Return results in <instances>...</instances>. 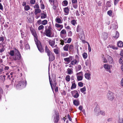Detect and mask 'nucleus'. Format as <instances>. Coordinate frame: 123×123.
<instances>
[{"instance_id": "nucleus-31", "label": "nucleus", "mask_w": 123, "mask_h": 123, "mask_svg": "<svg viewBox=\"0 0 123 123\" xmlns=\"http://www.w3.org/2000/svg\"><path fill=\"white\" fill-rule=\"evenodd\" d=\"M20 31L21 32V35L22 38H23L24 37H25V32H24L22 30H20Z\"/></svg>"}, {"instance_id": "nucleus-17", "label": "nucleus", "mask_w": 123, "mask_h": 123, "mask_svg": "<svg viewBox=\"0 0 123 123\" xmlns=\"http://www.w3.org/2000/svg\"><path fill=\"white\" fill-rule=\"evenodd\" d=\"M73 104L77 106L80 104L79 101L78 100H75L73 101Z\"/></svg>"}, {"instance_id": "nucleus-52", "label": "nucleus", "mask_w": 123, "mask_h": 123, "mask_svg": "<svg viewBox=\"0 0 123 123\" xmlns=\"http://www.w3.org/2000/svg\"><path fill=\"white\" fill-rule=\"evenodd\" d=\"M73 7L75 8H77V3L72 4Z\"/></svg>"}, {"instance_id": "nucleus-34", "label": "nucleus", "mask_w": 123, "mask_h": 123, "mask_svg": "<svg viewBox=\"0 0 123 123\" xmlns=\"http://www.w3.org/2000/svg\"><path fill=\"white\" fill-rule=\"evenodd\" d=\"M76 85L75 83L72 84V86L71 87V90L73 89V88H75L76 87Z\"/></svg>"}, {"instance_id": "nucleus-58", "label": "nucleus", "mask_w": 123, "mask_h": 123, "mask_svg": "<svg viewBox=\"0 0 123 123\" xmlns=\"http://www.w3.org/2000/svg\"><path fill=\"white\" fill-rule=\"evenodd\" d=\"M72 32L71 31H70L68 32V35L69 36H71L72 35Z\"/></svg>"}, {"instance_id": "nucleus-54", "label": "nucleus", "mask_w": 123, "mask_h": 123, "mask_svg": "<svg viewBox=\"0 0 123 123\" xmlns=\"http://www.w3.org/2000/svg\"><path fill=\"white\" fill-rule=\"evenodd\" d=\"M44 28V26L43 25L40 26L38 27V30H42Z\"/></svg>"}, {"instance_id": "nucleus-39", "label": "nucleus", "mask_w": 123, "mask_h": 123, "mask_svg": "<svg viewBox=\"0 0 123 123\" xmlns=\"http://www.w3.org/2000/svg\"><path fill=\"white\" fill-rule=\"evenodd\" d=\"M94 111L95 112H96L97 113V112H99V110L98 106H96V107Z\"/></svg>"}, {"instance_id": "nucleus-62", "label": "nucleus", "mask_w": 123, "mask_h": 123, "mask_svg": "<svg viewBox=\"0 0 123 123\" xmlns=\"http://www.w3.org/2000/svg\"><path fill=\"white\" fill-rule=\"evenodd\" d=\"M54 51L56 54H58V50L57 49H55L54 50Z\"/></svg>"}, {"instance_id": "nucleus-47", "label": "nucleus", "mask_w": 123, "mask_h": 123, "mask_svg": "<svg viewBox=\"0 0 123 123\" xmlns=\"http://www.w3.org/2000/svg\"><path fill=\"white\" fill-rule=\"evenodd\" d=\"M63 3L64 5H63V6H66L68 4V2L67 0H65L63 1L62 3Z\"/></svg>"}, {"instance_id": "nucleus-15", "label": "nucleus", "mask_w": 123, "mask_h": 123, "mask_svg": "<svg viewBox=\"0 0 123 123\" xmlns=\"http://www.w3.org/2000/svg\"><path fill=\"white\" fill-rule=\"evenodd\" d=\"M33 35L34 37V40L35 42L36 43H37V42H40L37 39V35L35 33H33Z\"/></svg>"}, {"instance_id": "nucleus-4", "label": "nucleus", "mask_w": 123, "mask_h": 123, "mask_svg": "<svg viewBox=\"0 0 123 123\" xmlns=\"http://www.w3.org/2000/svg\"><path fill=\"white\" fill-rule=\"evenodd\" d=\"M36 44L40 52L41 53L43 52L44 51V49L42 48V46L40 42H38L37 43H36Z\"/></svg>"}, {"instance_id": "nucleus-23", "label": "nucleus", "mask_w": 123, "mask_h": 123, "mask_svg": "<svg viewBox=\"0 0 123 123\" xmlns=\"http://www.w3.org/2000/svg\"><path fill=\"white\" fill-rule=\"evenodd\" d=\"M55 26L57 28H60V30L62 29L63 28L62 25H61L57 23L55 24Z\"/></svg>"}, {"instance_id": "nucleus-19", "label": "nucleus", "mask_w": 123, "mask_h": 123, "mask_svg": "<svg viewBox=\"0 0 123 123\" xmlns=\"http://www.w3.org/2000/svg\"><path fill=\"white\" fill-rule=\"evenodd\" d=\"M41 12V10L39 8L35 9L34 10V13L36 15L38 13H40Z\"/></svg>"}, {"instance_id": "nucleus-5", "label": "nucleus", "mask_w": 123, "mask_h": 123, "mask_svg": "<svg viewBox=\"0 0 123 123\" xmlns=\"http://www.w3.org/2000/svg\"><path fill=\"white\" fill-rule=\"evenodd\" d=\"M52 33L51 30L45 29V31L44 33L46 36L49 37H52L51 36Z\"/></svg>"}, {"instance_id": "nucleus-18", "label": "nucleus", "mask_w": 123, "mask_h": 123, "mask_svg": "<svg viewBox=\"0 0 123 123\" xmlns=\"http://www.w3.org/2000/svg\"><path fill=\"white\" fill-rule=\"evenodd\" d=\"M64 11L66 13L65 14V15H67L69 13V9L68 8V7H65L64 8Z\"/></svg>"}, {"instance_id": "nucleus-53", "label": "nucleus", "mask_w": 123, "mask_h": 123, "mask_svg": "<svg viewBox=\"0 0 123 123\" xmlns=\"http://www.w3.org/2000/svg\"><path fill=\"white\" fill-rule=\"evenodd\" d=\"M77 92V91L76 90H74L72 91L71 93L72 94V96H74V95Z\"/></svg>"}, {"instance_id": "nucleus-16", "label": "nucleus", "mask_w": 123, "mask_h": 123, "mask_svg": "<svg viewBox=\"0 0 123 123\" xmlns=\"http://www.w3.org/2000/svg\"><path fill=\"white\" fill-rule=\"evenodd\" d=\"M108 57V60L110 64L112 63L113 62V60L112 57L111 56L108 55L107 56Z\"/></svg>"}, {"instance_id": "nucleus-46", "label": "nucleus", "mask_w": 123, "mask_h": 123, "mask_svg": "<svg viewBox=\"0 0 123 123\" xmlns=\"http://www.w3.org/2000/svg\"><path fill=\"white\" fill-rule=\"evenodd\" d=\"M24 9L25 10L28 11L30 9V7L28 5L25 6Z\"/></svg>"}, {"instance_id": "nucleus-63", "label": "nucleus", "mask_w": 123, "mask_h": 123, "mask_svg": "<svg viewBox=\"0 0 123 123\" xmlns=\"http://www.w3.org/2000/svg\"><path fill=\"white\" fill-rule=\"evenodd\" d=\"M119 33L118 32H117L116 33V35L115 36V38H117L119 37Z\"/></svg>"}, {"instance_id": "nucleus-6", "label": "nucleus", "mask_w": 123, "mask_h": 123, "mask_svg": "<svg viewBox=\"0 0 123 123\" xmlns=\"http://www.w3.org/2000/svg\"><path fill=\"white\" fill-rule=\"evenodd\" d=\"M107 97L108 99L112 101L113 99V95L112 92H109L107 94Z\"/></svg>"}, {"instance_id": "nucleus-56", "label": "nucleus", "mask_w": 123, "mask_h": 123, "mask_svg": "<svg viewBox=\"0 0 123 123\" xmlns=\"http://www.w3.org/2000/svg\"><path fill=\"white\" fill-rule=\"evenodd\" d=\"M106 6L108 7H110L111 6V5L110 2L108 1L106 3Z\"/></svg>"}, {"instance_id": "nucleus-25", "label": "nucleus", "mask_w": 123, "mask_h": 123, "mask_svg": "<svg viewBox=\"0 0 123 123\" xmlns=\"http://www.w3.org/2000/svg\"><path fill=\"white\" fill-rule=\"evenodd\" d=\"M90 74L87 73L85 74V76L86 79L88 80H89L90 79Z\"/></svg>"}, {"instance_id": "nucleus-28", "label": "nucleus", "mask_w": 123, "mask_h": 123, "mask_svg": "<svg viewBox=\"0 0 123 123\" xmlns=\"http://www.w3.org/2000/svg\"><path fill=\"white\" fill-rule=\"evenodd\" d=\"M74 45L73 44H71L69 47V51H72L73 50L74 48Z\"/></svg>"}, {"instance_id": "nucleus-57", "label": "nucleus", "mask_w": 123, "mask_h": 123, "mask_svg": "<svg viewBox=\"0 0 123 123\" xmlns=\"http://www.w3.org/2000/svg\"><path fill=\"white\" fill-rule=\"evenodd\" d=\"M100 113L103 116L105 115V112L103 111H100Z\"/></svg>"}, {"instance_id": "nucleus-43", "label": "nucleus", "mask_w": 123, "mask_h": 123, "mask_svg": "<svg viewBox=\"0 0 123 123\" xmlns=\"http://www.w3.org/2000/svg\"><path fill=\"white\" fill-rule=\"evenodd\" d=\"M118 121L119 123H123V119L119 117V120Z\"/></svg>"}, {"instance_id": "nucleus-7", "label": "nucleus", "mask_w": 123, "mask_h": 123, "mask_svg": "<svg viewBox=\"0 0 123 123\" xmlns=\"http://www.w3.org/2000/svg\"><path fill=\"white\" fill-rule=\"evenodd\" d=\"M117 23L115 22H113L111 23L110 29H116L117 28Z\"/></svg>"}, {"instance_id": "nucleus-32", "label": "nucleus", "mask_w": 123, "mask_h": 123, "mask_svg": "<svg viewBox=\"0 0 123 123\" xmlns=\"http://www.w3.org/2000/svg\"><path fill=\"white\" fill-rule=\"evenodd\" d=\"M65 79L66 81L69 82L70 79V77L69 75H68L65 78Z\"/></svg>"}, {"instance_id": "nucleus-2", "label": "nucleus", "mask_w": 123, "mask_h": 123, "mask_svg": "<svg viewBox=\"0 0 123 123\" xmlns=\"http://www.w3.org/2000/svg\"><path fill=\"white\" fill-rule=\"evenodd\" d=\"M15 54L14 55L13 59L15 61L20 60L21 56L20 52L18 50H16Z\"/></svg>"}, {"instance_id": "nucleus-50", "label": "nucleus", "mask_w": 123, "mask_h": 123, "mask_svg": "<svg viewBox=\"0 0 123 123\" xmlns=\"http://www.w3.org/2000/svg\"><path fill=\"white\" fill-rule=\"evenodd\" d=\"M112 11L111 10H110L107 12L108 14L110 16H111L112 15Z\"/></svg>"}, {"instance_id": "nucleus-38", "label": "nucleus", "mask_w": 123, "mask_h": 123, "mask_svg": "<svg viewBox=\"0 0 123 123\" xmlns=\"http://www.w3.org/2000/svg\"><path fill=\"white\" fill-rule=\"evenodd\" d=\"M119 62L120 64H123V57H121L120 58Z\"/></svg>"}, {"instance_id": "nucleus-24", "label": "nucleus", "mask_w": 123, "mask_h": 123, "mask_svg": "<svg viewBox=\"0 0 123 123\" xmlns=\"http://www.w3.org/2000/svg\"><path fill=\"white\" fill-rule=\"evenodd\" d=\"M117 45L119 47H122L123 46V43L122 41H119L117 43Z\"/></svg>"}, {"instance_id": "nucleus-20", "label": "nucleus", "mask_w": 123, "mask_h": 123, "mask_svg": "<svg viewBox=\"0 0 123 123\" xmlns=\"http://www.w3.org/2000/svg\"><path fill=\"white\" fill-rule=\"evenodd\" d=\"M76 31L77 32H80L82 31V30L81 27L79 25H78L77 26Z\"/></svg>"}, {"instance_id": "nucleus-45", "label": "nucleus", "mask_w": 123, "mask_h": 123, "mask_svg": "<svg viewBox=\"0 0 123 123\" xmlns=\"http://www.w3.org/2000/svg\"><path fill=\"white\" fill-rule=\"evenodd\" d=\"M80 91L81 92L83 93L84 91H86V87L85 86H84L83 88L80 89Z\"/></svg>"}, {"instance_id": "nucleus-44", "label": "nucleus", "mask_w": 123, "mask_h": 123, "mask_svg": "<svg viewBox=\"0 0 123 123\" xmlns=\"http://www.w3.org/2000/svg\"><path fill=\"white\" fill-rule=\"evenodd\" d=\"M76 75L77 76H83V73L82 72H80L76 74Z\"/></svg>"}, {"instance_id": "nucleus-42", "label": "nucleus", "mask_w": 123, "mask_h": 123, "mask_svg": "<svg viewBox=\"0 0 123 123\" xmlns=\"http://www.w3.org/2000/svg\"><path fill=\"white\" fill-rule=\"evenodd\" d=\"M79 96V94L78 92H77L73 96V97L75 98H78Z\"/></svg>"}, {"instance_id": "nucleus-48", "label": "nucleus", "mask_w": 123, "mask_h": 123, "mask_svg": "<svg viewBox=\"0 0 123 123\" xmlns=\"http://www.w3.org/2000/svg\"><path fill=\"white\" fill-rule=\"evenodd\" d=\"M41 8L42 9H44L45 8V6L43 4V2H42L40 5Z\"/></svg>"}, {"instance_id": "nucleus-3", "label": "nucleus", "mask_w": 123, "mask_h": 123, "mask_svg": "<svg viewBox=\"0 0 123 123\" xmlns=\"http://www.w3.org/2000/svg\"><path fill=\"white\" fill-rule=\"evenodd\" d=\"M75 59L71 61L70 64L72 65H75L79 62V58L78 55H76L75 57Z\"/></svg>"}, {"instance_id": "nucleus-8", "label": "nucleus", "mask_w": 123, "mask_h": 123, "mask_svg": "<svg viewBox=\"0 0 123 123\" xmlns=\"http://www.w3.org/2000/svg\"><path fill=\"white\" fill-rule=\"evenodd\" d=\"M47 55L49 57V61H53L55 59L54 55L52 52L48 55Z\"/></svg>"}, {"instance_id": "nucleus-27", "label": "nucleus", "mask_w": 123, "mask_h": 123, "mask_svg": "<svg viewBox=\"0 0 123 123\" xmlns=\"http://www.w3.org/2000/svg\"><path fill=\"white\" fill-rule=\"evenodd\" d=\"M72 69L68 68L67 69V73L68 74H70L73 73Z\"/></svg>"}, {"instance_id": "nucleus-30", "label": "nucleus", "mask_w": 123, "mask_h": 123, "mask_svg": "<svg viewBox=\"0 0 123 123\" xmlns=\"http://www.w3.org/2000/svg\"><path fill=\"white\" fill-rule=\"evenodd\" d=\"M77 76V80L78 81L81 80L83 79V76Z\"/></svg>"}, {"instance_id": "nucleus-13", "label": "nucleus", "mask_w": 123, "mask_h": 123, "mask_svg": "<svg viewBox=\"0 0 123 123\" xmlns=\"http://www.w3.org/2000/svg\"><path fill=\"white\" fill-rule=\"evenodd\" d=\"M49 44L52 47L54 45L55 43V41L53 40H49Z\"/></svg>"}, {"instance_id": "nucleus-26", "label": "nucleus", "mask_w": 123, "mask_h": 123, "mask_svg": "<svg viewBox=\"0 0 123 123\" xmlns=\"http://www.w3.org/2000/svg\"><path fill=\"white\" fill-rule=\"evenodd\" d=\"M104 66V68L107 70H109L110 69V66L106 64H105Z\"/></svg>"}, {"instance_id": "nucleus-60", "label": "nucleus", "mask_w": 123, "mask_h": 123, "mask_svg": "<svg viewBox=\"0 0 123 123\" xmlns=\"http://www.w3.org/2000/svg\"><path fill=\"white\" fill-rule=\"evenodd\" d=\"M71 38H68V40L67 41V43H69L71 42Z\"/></svg>"}, {"instance_id": "nucleus-21", "label": "nucleus", "mask_w": 123, "mask_h": 123, "mask_svg": "<svg viewBox=\"0 0 123 123\" xmlns=\"http://www.w3.org/2000/svg\"><path fill=\"white\" fill-rule=\"evenodd\" d=\"M102 37L104 40H106L108 37L107 34L106 33L104 32L103 33Z\"/></svg>"}, {"instance_id": "nucleus-35", "label": "nucleus", "mask_w": 123, "mask_h": 123, "mask_svg": "<svg viewBox=\"0 0 123 123\" xmlns=\"http://www.w3.org/2000/svg\"><path fill=\"white\" fill-rule=\"evenodd\" d=\"M49 81L50 82V84L51 85V87L52 89H53V87H52V83L51 82L52 81L50 80V76L49 73Z\"/></svg>"}, {"instance_id": "nucleus-41", "label": "nucleus", "mask_w": 123, "mask_h": 123, "mask_svg": "<svg viewBox=\"0 0 123 123\" xmlns=\"http://www.w3.org/2000/svg\"><path fill=\"white\" fill-rule=\"evenodd\" d=\"M60 33L62 34H67L66 31V30L65 29H63L61 31Z\"/></svg>"}, {"instance_id": "nucleus-1", "label": "nucleus", "mask_w": 123, "mask_h": 123, "mask_svg": "<svg viewBox=\"0 0 123 123\" xmlns=\"http://www.w3.org/2000/svg\"><path fill=\"white\" fill-rule=\"evenodd\" d=\"M26 85V82L24 81H20L16 85V88L17 89H22L25 87Z\"/></svg>"}, {"instance_id": "nucleus-14", "label": "nucleus", "mask_w": 123, "mask_h": 123, "mask_svg": "<svg viewBox=\"0 0 123 123\" xmlns=\"http://www.w3.org/2000/svg\"><path fill=\"white\" fill-rule=\"evenodd\" d=\"M45 50L46 53H47V55L52 53V52L49 50V49L48 48L47 46H46L45 47Z\"/></svg>"}, {"instance_id": "nucleus-55", "label": "nucleus", "mask_w": 123, "mask_h": 123, "mask_svg": "<svg viewBox=\"0 0 123 123\" xmlns=\"http://www.w3.org/2000/svg\"><path fill=\"white\" fill-rule=\"evenodd\" d=\"M78 85L80 87H82L83 85V84L81 82H80L78 83Z\"/></svg>"}, {"instance_id": "nucleus-61", "label": "nucleus", "mask_w": 123, "mask_h": 123, "mask_svg": "<svg viewBox=\"0 0 123 123\" xmlns=\"http://www.w3.org/2000/svg\"><path fill=\"white\" fill-rule=\"evenodd\" d=\"M25 48L27 49H30V46L28 44H26Z\"/></svg>"}, {"instance_id": "nucleus-11", "label": "nucleus", "mask_w": 123, "mask_h": 123, "mask_svg": "<svg viewBox=\"0 0 123 123\" xmlns=\"http://www.w3.org/2000/svg\"><path fill=\"white\" fill-rule=\"evenodd\" d=\"M72 56H69V57L64 58V59L65 61L67 62V64H68L72 60Z\"/></svg>"}, {"instance_id": "nucleus-36", "label": "nucleus", "mask_w": 123, "mask_h": 123, "mask_svg": "<svg viewBox=\"0 0 123 123\" xmlns=\"http://www.w3.org/2000/svg\"><path fill=\"white\" fill-rule=\"evenodd\" d=\"M48 21L47 20H44L42 22V24L44 25H46Z\"/></svg>"}, {"instance_id": "nucleus-22", "label": "nucleus", "mask_w": 123, "mask_h": 123, "mask_svg": "<svg viewBox=\"0 0 123 123\" xmlns=\"http://www.w3.org/2000/svg\"><path fill=\"white\" fill-rule=\"evenodd\" d=\"M69 46V44H67L63 47V50L65 51H68V48Z\"/></svg>"}, {"instance_id": "nucleus-9", "label": "nucleus", "mask_w": 123, "mask_h": 123, "mask_svg": "<svg viewBox=\"0 0 123 123\" xmlns=\"http://www.w3.org/2000/svg\"><path fill=\"white\" fill-rule=\"evenodd\" d=\"M56 116L54 117V122L55 123H57L59 120L60 118L59 117V115L58 113H56Z\"/></svg>"}, {"instance_id": "nucleus-51", "label": "nucleus", "mask_w": 123, "mask_h": 123, "mask_svg": "<svg viewBox=\"0 0 123 123\" xmlns=\"http://www.w3.org/2000/svg\"><path fill=\"white\" fill-rule=\"evenodd\" d=\"M5 48L3 47L2 48H0V53H2L5 50Z\"/></svg>"}, {"instance_id": "nucleus-64", "label": "nucleus", "mask_w": 123, "mask_h": 123, "mask_svg": "<svg viewBox=\"0 0 123 123\" xmlns=\"http://www.w3.org/2000/svg\"><path fill=\"white\" fill-rule=\"evenodd\" d=\"M60 41H61V43L60 44L62 45H63L64 44V41L62 40H60Z\"/></svg>"}, {"instance_id": "nucleus-33", "label": "nucleus", "mask_w": 123, "mask_h": 123, "mask_svg": "<svg viewBox=\"0 0 123 123\" xmlns=\"http://www.w3.org/2000/svg\"><path fill=\"white\" fill-rule=\"evenodd\" d=\"M55 21L56 22L59 23H62V21L60 18H56L55 19Z\"/></svg>"}, {"instance_id": "nucleus-12", "label": "nucleus", "mask_w": 123, "mask_h": 123, "mask_svg": "<svg viewBox=\"0 0 123 123\" xmlns=\"http://www.w3.org/2000/svg\"><path fill=\"white\" fill-rule=\"evenodd\" d=\"M43 13H42L41 14V19H44L47 18V14L46 12H45L43 11Z\"/></svg>"}, {"instance_id": "nucleus-29", "label": "nucleus", "mask_w": 123, "mask_h": 123, "mask_svg": "<svg viewBox=\"0 0 123 123\" xmlns=\"http://www.w3.org/2000/svg\"><path fill=\"white\" fill-rule=\"evenodd\" d=\"M6 77V76L5 75H1L0 76V79L1 80L3 81H4L5 80V77Z\"/></svg>"}, {"instance_id": "nucleus-59", "label": "nucleus", "mask_w": 123, "mask_h": 123, "mask_svg": "<svg viewBox=\"0 0 123 123\" xmlns=\"http://www.w3.org/2000/svg\"><path fill=\"white\" fill-rule=\"evenodd\" d=\"M36 2L35 0H31L30 3L31 4H34Z\"/></svg>"}, {"instance_id": "nucleus-10", "label": "nucleus", "mask_w": 123, "mask_h": 123, "mask_svg": "<svg viewBox=\"0 0 123 123\" xmlns=\"http://www.w3.org/2000/svg\"><path fill=\"white\" fill-rule=\"evenodd\" d=\"M16 50H17L16 49H15L14 50H10V52H8V54L11 56H14L15 54V51H16Z\"/></svg>"}, {"instance_id": "nucleus-49", "label": "nucleus", "mask_w": 123, "mask_h": 123, "mask_svg": "<svg viewBox=\"0 0 123 123\" xmlns=\"http://www.w3.org/2000/svg\"><path fill=\"white\" fill-rule=\"evenodd\" d=\"M67 34H63L60 33V36L62 38H65Z\"/></svg>"}, {"instance_id": "nucleus-40", "label": "nucleus", "mask_w": 123, "mask_h": 123, "mask_svg": "<svg viewBox=\"0 0 123 123\" xmlns=\"http://www.w3.org/2000/svg\"><path fill=\"white\" fill-rule=\"evenodd\" d=\"M71 23L72 24L74 25H75V24L77 23L75 20H72L71 21Z\"/></svg>"}, {"instance_id": "nucleus-37", "label": "nucleus", "mask_w": 123, "mask_h": 123, "mask_svg": "<svg viewBox=\"0 0 123 123\" xmlns=\"http://www.w3.org/2000/svg\"><path fill=\"white\" fill-rule=\"evenodd\" d=\"M87 55L86 53L85 52L83 54V56L84 59H86L87 57Z\"/></svg>"}]
</instances>
